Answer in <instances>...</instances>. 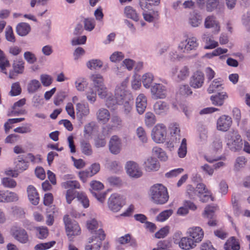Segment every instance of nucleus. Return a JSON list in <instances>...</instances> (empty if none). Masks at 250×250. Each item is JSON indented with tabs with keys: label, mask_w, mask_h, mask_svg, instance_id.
<instances>
[{
	"label": "nucleus",
	"mask_w": 250,
	"mask_h": 250,
	"mask_svg": "<svg viewBox=\"0 0 250 250\" xmlns=\"http://www.w3.org/2000/svg\"><path fill=\"white\" fill-rule=\"evenodd\" d=\"M91 79L94 84V88L97 90L99 97L105 100V104L108 108L114 109L117 104H124L125 113L128 114L132 109V96L128 93L126 88L128 79H125L121 84L118 85L115 89V96L112 97L108 92L107 88L104 85L103 77L99 74H93Z\"/></svg>",
	"instance_id": "obj_1"
},
{
	"label": "nucleus",
	"mask_w": 250,
	"mask_h": 250,
	"mask_svg": "<svg viewBox=\"0 0 250 250\" xmlns=\"http://www.w3.org/2000/svg\"><path fill=\"white\" fill-rule=\"evenodd\" d=\"M150 195L152 201L157 204H164L169 199L167 188L162 184L153 186L150 189Z\"/></svg>",
	"instance_id": "obj_2"
},
{
	"label": "nucleus",
	"mask_w": 250,
	"mask_h": 250,
	"mask_svg": "<svg viewBox=\"0 0 250 250\" xmlns=\"http://www.w3.org/2000/svg\"><path fill=\"white\" fill-rule=\"evenodd\" d=\"M226 142L228 147L232 150L238 151L242 149L243 141L237 131L229 132L226 135Z\"/></svg>",
	"instance_id": "obj_3"
},
{
	"label": "nucleus",
	"mask_w": 250,
	"mask_h": 250,
	"mask_svg": "<svg viewBox=\"0 0 250 250\" xmlns=\"http://www.w3.org/2000/svg\"><path fill=\"white\" fill-rule=\"evenodd\" d=\"M125 204V198L117 193L112 194L107 201L109 209L113 212L120 211Z\"/></svg>",
	"instance_id": "obj_4"
},
{
	"label": "nucleus",
	"mask_w": 250,
	"mask_h": 250,
	"mask_svg": "<svg viewBox=\"0 0 250 250\" xmlns=\"http://www.w3.org/2000/svg\"><path fill=\"white\" fill-rule=\"evenodd\" d=\"M105 234L102 229L96 231L95 235L88 239V243L85 246V250H100L102 241L105 238Z\"/></svg>",
	"instance_id": "obj_5"
},
{
	"label": "nucleus",
	"mask_w": 250,
	"mask_h": 250,
	"mask_svg": "<svg viewBox=\"0 0 250 250\" xmlns=\"http://www.w3.org/2000/svg\"><path fill=\"white\" fill-rule=\"evenodd\" d=\"M222 142L219 139L214 140L207 150L205 155L206 160L210 163L217 161L220 158L216 156L217 152L222 149Z\"/></svg>",
	"instance_id": "obj_6"
},
{
	"label": "nucleus",
	"mask_w": 250,
	"mask_h": 250,
	"mask_svg": "<svg viewBox=\"0 0 250 250\" xmlns=\"http://www.w3.org/2000/svg\"><path fill=\"white\" fill-rule=\"evenodd\" d=\"M167 129L166 126L162 124L156 125L152 129L151 137L156 143H163L166 139Z\"/></svg>",
	"instance_id": "obj_7"
},
{
	"label": "nucleus",
	"mask_w": 250,
	"mask_h": 250,
	"mask_svg": "<svg viewBox=\"0 0 250 250\" xmlns=\"http://www.w3.org/2000/svg\"><path fill=\"white\" fill-rule=\"evenodd\" d=\"M198 46L197 40L195 37H191L181 42L178 50L179 53H188L192 50L196 49Z\"/></svg>",
	"instance_id": "obj_8"
},
{
	"label": "nucleus",
	"mask_w": 250,
	"mask_h": 250,
	"mask_svg": "<svg viewBox=\"0 0 250 250\" xmlns=\"http://www.w3.org/2000/svg\"><path fill=\"white\" fill-rule=\"evenodd\" d=\"M63 220L65 225L67 234L69 237L79 235L80 233L81 229L79 225L75 222H71L68 215H65L64 217Z\"/></svg>",
	"instance_id": "obj_9"
},
{
	"label": "nucleus",
	"mask_w": 250,
	"mask_h": 250,
	"mask_svg": "<svg viewBox=\"0 0 250 250\" xmlns=\"http://www.w3.org/2000/svg\"><path fill=\"white\" fill-rule=\"evenodd\" d=\"M197 196L202 202H208L213 201L214 197L208 188H206L203 184H199L196 188Z\"/></svg>",
	"instance_id": "obj_10"
},
{
	"label": "nucleus",
	"mask_w": 250,
	"mask_h": 250,
	"mask_svg": "<svg viewBox=\"0 0 250 250\" xmlns=\"http://www.w3.org/2000/svg\"><path fill=\"white\" fill-rule=\"evenodd\" d=\"M11 233L13 236L21 243L25 244L29 241L27 232L22 228L14 226L11 229Z\"/></svg>",
	"instance_id": "obj_11"
},
{
	"label": "nucleus",
	"mask_w": 250,
	"mask_h": 250,
	"mask_svg": "<svg viewBox=\"0 0 250 250\" xmlns=\"http://www.w3.org/2000/svg\"><path fill=\"white\" fill-rule=\"evenodd\" d=\"M232 123L230 117L226 115H222L217 121V129L220 131H227L231 126Z\"/></svg>",
	"instance_id": "obj_12"
},
{
	"label": "nucleus",
	"mask_w": 250,
	"mask_h": 250,
	"mask_svg": "<svg viewBox=\"0 0 250 250\" xmlns=\"http://www.w3.org/2000/svg\"><path fill=\"white\" fill-rule=\"evenodd\" d=\"M204 26L206 28H212L214 33H218L220 31V23L213 16H208L205 19Z\"/></svg>",
	"instance_id": "obj_13"
},
{
	"label": "nucleus",
	"mask_w": 250,
	"mask_h": 250,
	"mask_svg": "<svg viewBox=\"0 0 250 250\" xmlns=\"http://www.w3.org/2000/svg\"><path fill=\"white\" fill-rule=\"evenodd\" d=\"M187 233L188 236L193 239L196 244L200 243L204 237V231L202 229L199 227L189 228Z\"/></svg>",
	"instance_id": "obj_14"
},
{
	"label": "nucleus",
	"mask_w": 250,
	"mask_h": 250,
	"mask_svg": "<svg viewBox=\"0 0 250 250\" xmlns=\"http://www.w3.org/2000/svg\"><path fill=\"white\" fill-rule=\"evenodd\" d=\"M171 73L176 76L177 81H180L187 79L189 75V71L188 66L183 65L178 68H173L171 70Z\"/></svg>",
	"instance_id": "obj_15"
},
{
	"label": "nucleus",
	"mask_w": 250,
	"mask_h": 250,
	"mask_svg": "<svg viewBox=\"0 0 250 250\" xmlns=\"http://www.w3.org/2000/svg\"><path fill=\"white\" fill-rule=\"evenodd\" d=\"M127 174L131 177L138 178L142 176V172L138 165L134 162H128L126 165Z\"/></svg>",
	"instance_id": "obj_16"
},
{
	"label": "nucleus",
	"mask_w": 250,
	"mask_h": 250,
	"mask_svg": "<svg viewBox=\"0 0 250 250\" xmlns=\"http://www.w3.org/2000/svg\"><path fill=\"white\" fill-rule=\"evenodd\" d=\"M19 197L15 193L8 190H0V202L8 203L18 201Z\"/></svg>",
	"instance_id": "obj_17"
},
{
	"label": "nucleus",
	"mask_w": 250,
	"mask_h": 250,
	"mask_svg": "<svg viewBox=\"0 0 250 250\" xmlns=\"http://www.w3.org/2000/svg\"><path fill=\"white\" fill-rule=\"evenodd\" d=\"M28 166L27 163L24 160H19L16 164L17 170H12L11 169L7 170L5 173L7 175L12 176L13 177H17L18 175V172H21L26 169Z\"/></svg>",
	"instance_id": "obj_18"
},
{
	"label": "nucleus",
	"mask_w": 250,
	"mask_h": 250,
	"mask_svg": "<svg viewBox=\"0 0 250 250\" xmlns=\"http://www.w3.org/2000/svg\"><path fill=\"white\" fill-rule=\"evenodd\" d=\"M89 113L90 110L88 104L79 103L76 104V115L80 120L87 116Z\"/></svg>",
	"instance_id": "obj_19"
},
{
	"label": "nucleus",
	"mask_w": 250,
	"mask_h": 250,
	"mask_svg": "<svg viewBox=\"0 0 250 250\" xmlns=\"http://www.w3.org/2000/svg\"><path fill=\"white\" fill-rule=\"evenodd\" d=\"M109 147L112 153L116 154L120 152L121 149V142L118 136H112L109 142Z\"/></svg>",
	"instance_id": "obj_20"
},
{
	"label": "nucleus",
	"mask_w": 250,
	"mask_h": 250,
	"mask_svg": "<svg viewBox=\"0 0 250 250\" xmlns=\"http://www.w3.org/2000/svg\"><path fill=\"white\" fill-rule=\"evenodd\" d=\"M204 81V74L202 72L197 71L191 78L190 85L195 88L201 87Z\"/></svg>",
	"instance_id": "obj_21"
},
{
	"label": "nucleus",
	"mask_w": 250,
	"mask_h": 250,
	"mask_svg": "<svg viewBox=\"0 0 250 250\" xmlns=\"http://www.w3.org/2000/svg\"><path fill=\"white\" fill-rule=\"evenodd\" d=\"M136 109L138 113L143 114L146 110L147 106V99L143 94H140L136 100Z\"/></svg>",
	"instance_id": "obj_22"
},
{
	"label": "nucleus",
	"mask_w": 250,
	"mask_h": 250,
	"mask_svg": "<svg viewBox=\"0 0 250 250\" xmlns=\"http://www.w3.org/2000/svg\"><path fill=\"white\" fill-rule=\"evenodd\" d=\"M196 245V243L189 236L188 237L182 238L179 242V247L185 250H189L194 249Z\"/></svg>",
	"instance_id": "obj_23"
},
{
	"label": "nucleus",
	"mask_w": 250,
	"mask_h": 250,
	"mask_svg": "<svg viewBox=\"0 0 250 250\" xmlns=\"http://www.w3.org/2000/svg\"><path fill=\"white\" fill-rule=\"evenodd\" d=\"M151 92L156 98L163 99L166 96V89L162 84H155L151 88Z\"/></svg>",
	"instance_id": "obj_24"
},
{
	"label": "nucleus",
	"mask_w": 250,
	"mask_h": 250,
	"mask_svg": "<svg viewBox=\"0 0 250 250\" xmlns=\"http://www.w3.org/2000/svg\"><path fill=\"white\" fill-rule=\"evenodd\" d=\"M197 4L201 7L206 5L208 11L215 9L219 4V0H196Z\"/></svg>",
	"instance_id": "obj_25"
},
{
	"label": "nucleus",
	"mask_w": 250,
	"mask_h": 250,
	"mask_svg": "<svg viewBox=\"0 0 250 250\" xmlns=\"http://www.w3.org/2000/svg\"><path fill=\"white\" fill-rule=\"evenodd\" d=\"M228 98V95L226 92L219 93L210 97L212 104L215 105L221 106L223 104L224 101Z\"/></svg>",
	"instance_id": "obj_26"
},
{
	"label": "nucleus",
	"mask_w": 250,
	"mask_h": 250,
	"mask_svg": "<svg viewBox=\"0 0 250 250\" xmlns=\"http://www.w3.org/2000/svg\"><path fill=\"white\" fill-rule=\"evenodd\" d=\"M27 193L29 199L33 205H37L40 200L39 194L35 188L32 186H29L27 188Z\"/></svg>",
	"instance_id": "obj_27"
},
{
	"label": "nucleus",
	"mask_w": 250,
	"mask_h": 250,
	"mask_svg": "<svg viewBox=\"0 0 250 250\" xmlns=\"http://www.w3.org/2000/svg\"><path fill=\"white\" fill-rule=\"evenodd\" d=\"M145 169L147 171L157 170L159 167V164L156 159L149 158L145 162Z\"/></svg>",
	"instance_id": "obj_28"
},
{
	"label": "nucleus",
	"mask_w": 250,
	"mask_h": 250,
	"mask_svg": "<svg viewBox=\"0 0 250 250\" xmlns=\"http://www.w3.org/2000/svg\"><path fill=\"white\" fill-rule=\"evenodd\" d=\"M97 117L99 122L105 124L109 119L110 113L106 109H100L97 113Z\"/></svg>",
	"instance_id": "obj_29"
},
{
	"label": "nucleus",
	"mask_w": 250,
	"mask_h": 250,
	"mask_svg": "<svg viewBox=\"0 0 250 250\" xmlns=\"http://www.w3.org/2000/svg\"><path fill=\"white\" fill-rule=\"evenodd\" d=\"M202 16L196 13L190 14L188 19L189 24L193 27H198L201 23Z\"/></svg>",
	"instance_id": "obj_30"
},
{
	"label": "nucleus",
	"mask_w": 250,
	"mask_h": 250,
	"mask_svg": "<svg viewBox=\"0 0 250 250\" xmlns=\"http://www.w3.org/2000/svg\"><path fill=\"white\" fill-rule=\"evenodd\" d=\"M224 249L225 250H239L240 246L238 241L232 237L227 240L224 245Z\"/></svg>",
	"instance_id": "obj_31"
},
{
	"label": "nucleus",
	"mask_w": 250,
	"mask_h": 250,
	"mask_svg": "<svg viewBox=\"0 0 250 250\" xmlns=\"http://www.w3.org/2000/svg\"><path fill=\"white\" fill-rule=\"evenodd\" d=\"M124 14L126 17L134 21L139 20V16L136 10L130 6H126L124 9Z\"/></svg>",
	"instance_id": "obj_32"
},
{
	"label": "nucleus",
	"mask_w": 250,
	"mask_h": 250,
	"mask_svg": "<svg viewBox=\"0 0 250 250\" xmlns=\"http://www.w3.org/2000/svg\"><path fill=\"white\" fill-rule=\"evenodd\" d=\"M17 33L21 36H25L29 33L30 31L31 27L30 25L24 22L19 23L16 28Z\"/></svg>",
	"instance_id": "obj_33"
},
{
	"label": "nucleus",
	"mask_w": 250,
	"mask_h": 250,
	"mask_svg": "<svg viewBox=\"0 0 250 250\" xmlns=\"http://www.w3.org/2000/svg\"><path fill=\"white\" fill-rule=\"evenodd\" d=\"M41 87L40 82L37 80L33 79L29 82L27 85V89L29 93H33Z\"/></svg>",
	"instance_id": "obj_34"
},
{
	"label": "nucleus",
	"mask_w": 250,
	"mask_h": 250,
	"mask_svg": "<svg viewBox=\"0 0 250 250\" xmlns=\"http://www.w3.org/2000/svg\"><path fill=\"white\" fill-rule=\"evenodd\" d=\"M222 88V81L220 79H215L209 86L208 91L209 93H213L219 90Z\"/></svg>",
	"instance_id": "obj_35"
},
{
	"label": "nucleus",
	"mask_w": 250,
	"mask_h": 250,
	"mask_svg": "<svg viewBox=\"0 0 250 250\" xmlns=\"http://www.w3.org/2000/svg\"><path fill=\"white\" fill-rule=\"evenodd\" d=\"M87 83L84 78H78L75 82V86L79 91H83L87 86Z\"/></svg>",
	"instance_id": "obj_36"
},
{
	"label": "nucleus",
	"mask_w": 250,
	"mask_h": 250,
	"mask_svg": "<svg viewBox=\"0 0 250 250\" xmlns=\"http://www.w3.org/2000/svg\"><path fill=\"white\" fill-rule=\"evenodd\" d=\"M203 40L206 43V45L204 47L205 49H213L218 45V43L217 42L215 41L211 38L206 37L205 35L203 37Z\"/></svg>",
	"instance_id": "obj_37"
},
{
	"label": "nucleus",
	"mask_w": 250,
	"mask_h": 250,
	"mask_svg": "<svg viewBox=\"0 0 250 250\" xmlns=\"http://www.w3.org/2000/svg\"><path fill=\"white\" fill-rule=\"evenodd\" d=\"M76 197L78 200L83 204L85 208H87L89 206V200L86 194L83 192H77Z\"/></svg>",
	"instance_id": "obj_38"
},
{
	"label": "nucleus",
	"mask_w": 250,
	"mask_h": 250,
	"mask_svg": "<svg viewBox=\"0 0 250 250\" xmlns=\"http://www.w3.org/2000/svg\"><path fill=\"white\" fill-rule=\"evenodd\" d=\"M154 108L156 113L161 114L168 109L167 104L164 102H158L154 105Z\"/></svg>",
	"instance_id": "obj_39"
},
{
	"label": "nucleus",
	"mask_w": 250,
	"mask_h": 250,
	"mask_svg": "<svg viewBox=\"0 0 250 250\" xmlns=\"http://www.w3.org/2000/svg\"><path fill=\"white\" fill-rule=\"evenodd\" d=\"M217 209L216 206H208L205 208L203 216L205 218L212 219L214 212Z\"/></svg>",
	"instance_id": "obj_40"
},
{
	"label": "nucleus",
	"mask_w": 250,
	"mask_h": 250,
	"mask_svg": "<svg viewBox=\"0 0 250 250\" xmlns=\"http://www.w3.org/2000/svg\"><path fill=\"white\" fill-rule=\"evenodd\" d=\"M10 66L9 61L5 57L3 52L0 49V68L1 71L6 74L5 69Z\"/></svg>",
	"instance_id": "obj_41"
},
{
	"label": "nucleus",
	"mask_w": 250,
	"mask_h": 250,
	"mask_svg": "<svg viewBox=\"0 0 250 250\" xmlns=\"http://www.w3.org/2000/svg\"><path fill=\"white\" fill-rule=\"evenodd\" d=\"M173 210L172 209H167L161 212L156 218L158 221L164 222L167 220L172 214Z\"/></svg>",
	"instance_id": "obj_42"
},
{
	"label": "nucleus",
	"mask_w": 250,
	"mask_h": 250,
	"mask_svg": "<svg viewBox=\"0 0 250 250\" xmlns=\"http://www.w3.org/2000/svg\"><path fill=\"white\" fill-rule=\"evenodd\" d=\"M136 134L140 141L142 143H146L147 142L148 138L146 132L142 127H139L137 129Z\"/></svg>",
	"instance_id": "obj_43"
},
{
	"label": "nucleus",
	"mask_w": 250,
	"mask_h": 250,
	"mask_svg": "<svg viewBox=\"0 0 250 250\" xmlns=\"http://www.w3.org/2000/svg\"><path fill=\"white\" fill-rule=\"evenodd\" d=\"M26 100L25 99H22L17 102H16L13 106V112L14 113V115H18L20 114H23L25 112L24 110H20L19 111H17L18 107H20L22 106L25 104Z\"/></svg>",
	"instance_id": "obj_44"
},
{
	"label": "nucleus",
	"mask_w": 250,
	"mask_h": 250,
	"mask_svg": "<svg viewBox=\"0 0 250 250\" xmlns=\"http://www.w3.org/2000/svg\"><path fill=\"white\" fill-rule=\"evenodd\" d=\"M187 152V140L183 139L182 141L180 146L178 150V156L180 158H184Z\"/></svg>",
	"instance_id": "obj_45"
},
{
	"label": "nucleus",
	"mask_w": 250,
	"mask_h": 250,
	"mask_svg": "<svg viewBox=\"0 0 250 250\" xmlns=\"http://www.w3.org/2000/svg\"><path fill=\"white\" fill-rule=\"evenodd\" d=\"M153 80V76L151 73H146L142 77V82L144 86L148 88L151 85Z\"/></svg>",
	"instance_id": "obj_46"
},
{
	"label": "nucleus",
	"mask_w": 250,
	"mask_h": 250,
	"mask_svg": "<svg viewBox=\"0 0 250 250\" xmlns=\"http://www.w3.org/2000/svg\"><path fill=\"white\" fill-rule=\"evenodd\" d=\"M81 148L83 153L86 155H90L92 153V149L89 143L87 141H83L81 143Z\"/></svg>",
	"instance_id": "obj_47"
},
{
	"label": "nucleus",
	"mask_w": 250,
	"mask_h": 250,
	"mask_svg": "<svg viewBox=\"0 0 250 250\" xmlns=\"http://www.w3.org/2000/svg\"><path fill=\"white\" fill-rule=\"evenodd\" d=\"M227 52V49H223L220 47H218L217 49L214 50L211 53L206 54L205 56L208 58L210 59L214 56H218L226 53Z\"/></svg>",
	"instance_id": "obj_48"
},
{
	"label": "nucleus",
	"mask_w": 250,
	"mask_h": 250,
	"mask_svg": "<svg viewBox=\"0 0 250 250\" xmlns=\"http://www.w3.org/2000/svg\"><path fill=\"white\" fill-rule=\"evenodd\" d=\"M170 133L172 134V135H175V143H176L177 141H179L180 139V130L179 128V127L178 125H177L176 124H171L170 126Z\"/></svg>",
	"instance_id": "obj_49"
},
{
	"label": "nucleus",
	"mask_w": 250,
	"mask_h": 250,
	"mask_svg": "<svg viewBox=\"0 0 250 250\" xmlns=\"http://www.w3.org/2000/svg\"><path fill=\"white\" fill-rule=\"evenodd\" d=\"M156 122L155 116L151 112H147L145 115V123L147 126H151Z\"/></svg>",
	"instance_id": "obj_50"
},
{
	"label": "nucleus",
	"mask_w": 250,
	"mask_h": 250,
	"mask_svg": "<svg viewBox=\"0 0 250 250\" xmlns=\"http://www.w3.org/2000/svg\"><path fill=\"white\" fill-rule=\"evenodd\" d=\"M62 187L66 189L69 188H80V185L77 181H68L62 184Z\"/></svg>",
	"instance_id": "obj_51"
},
{
	"label": "nucleus",
	"mask_w": 250,
	"mask_h": 250,
	"mask_svg": "<svg viewBox=\"0 0 250 250\" xmlns=\"http://www.w3.org/2000/svg\"><path fill=\"white\" fill-rule=\"evenodd\" d=\"M56 243L55 241L40 243L35 247V250H45L53 247Z\"/></svg>",
	"instance_id": "obj_52"
},
{
	"label": "nucleus",
	"mask_w": 250,
	"mask_h": 250,
	"mask_svg": "<svg viewBox=\"0 0 250 250\" xmlns=\"http://www.w3.org/2000/svg\"><path fill=\"white\" fill-rule=\"evenodd\" d=\"M92 194L95 193V191H99L104 188V185L99 181H93L90 183Z\"/></svg>",
	"instance_id": "obj_53"
},
{
	"label": "nucleus",
	"mask_w": 250,
	"mask_h": 250,
	"mask_svg": "<svg viewBox=\"0 0 250 250\" xmlns=\"http://www.w3.org/2000/svg\"><path fill=\"white\" fill-rule=\"evenodd\" d=\"M13 68L15 72L22 73L24 70V62L22 61H15L13 64Z\"/></svg>",
	"instance_id": "obj_54"
},
{
	"label": "nucleus",
	"mask_w": 250,
	"mask_h": 250,
	"mask_svg": "<svg viewBox=\"0 0 250 250\" xmlns=\"http://www.w3.org/2000/svg\"><path fill=\"white\" fill-rule=\"evenodd\" d=\"M2 183L5 187L8 188H14L17 185L16 182L9 178H4L2 180Z\"/></svg>",
	"instance_id": "obj_55"
},
{
	"label": "nucleus",
	"mask_w": 250,
	"mask_h": 250,
	"mask_svg": "<svg viewBox=\"0 0 250 250\" xmlns=\"http://www.w3.org/2000/svg\"><path fill=\"white\" fill-rule=\"evenodd\" d=\"M103 63L98 60H91L87 63V67L91 69H96L102 67Z\"/></svg>",
	"instance_id": "obj_56"
},
{
	"label": "nucleus",
	"mask_w": 250,
	"mask_h": 250,
	"mask_svg": "<svg viewBox=\"0 0 250 250\" xmlns=\"http://www.w3.org/2000/svg\"><path fill=\"white\" fill-rule=\"evenodd\" d=\"M36 230L38 231V233L37 234V237L39 239H43L46 238L48 236V230L46 227H38L36 228Z\"/></svg>",
	"instance_id": "obj_57"
},
{
	"label": "nucleus",
	"mask_w": 250,
	"mask_h": 250,
	"mask_svg": "<svg viewBox=\"0 0 250 250\" xmlns=\"http://www.w3.org/2000/svg\"><path fill=\"white\" fill-rule=\"evenodd\" d=\"M192 93V91H191L190 88L188 85H182L179 89L178 93L179 95L186 97Z\"/></svg>",
	"instance_id": "obj_58"
},
{
	"label": "nucleus",
	"mask_w": 250,
	"mask_h": 250,
	"mask_svg": "<svg viewBox=\"0 0 250 250\" xmlns=\"http://www.w3.org/2000/svg\"><path fill=\"white\" fill-rule=\"evenodd\" d=\"M247 163V160L244 157H239L236 160L234 165V167L236 170H239L243 167Z\"/></svg>",
	"instance_id": "obj_59"
},
{
	"label": "nucleus",
	"mask_w": 250,
	"mask_h": 250,
	"mask_svg": "<svg viewBox=\"0 0 250 250\" xmlns=\"http://www.w3.org/2000/svg\"><path fill=\"white\" fill-rule=\"evenodd\" d=\"M132 88L134 90L139 89L141 86L140 77L137 74H135L133 76V80L131 83Z\"/></svg>",
	"instance_id": "obj_60"
},
{
	"label": "nucleus",
	"mask_w": 250,
	"mask_h": 250,
	"mask_svg": "<svg viewBox=\"0 0 250 250\" xmlns=\"http://www.w3.org/2000/svg\"><path fill=\"white\" fill-rule=\"evenodd\" d=\"M65 97L66 95L64 92H61L58 93L54 99V104L57 106L60 105L63 102Z\"/></svg>",
	"instance_id": "obj_61"
},
{
	"label": "nucleus",
	"mask_w": 250,
	"mask_h": 250,
	"mask_svg": "<svg viewBox=\"0 0 250 250\" xmlns=\"http://www.w3.org/2000/svg\"><path fill=\"white\" fill-rule=\"evenodd\" d=\"M41 81L44 86H48L52 83V77L46 74H43L41 76Z\"/></svg>",
	"instance_id": "obj_62"
},
{
	"label": "nucleus",
	"mask_w": 250,
	"mask_h": 250,
	"mask_svg": "<svg viewBox=\"0 0 250 250\" xmlns=\"http://www.w3.org/2000/svg\"><path fill=\"white\" fill-rule=\"evenodd\" d=\"M97 90L95 89L94 88V89H93L92 88H90L86 92V96L87 98L88 101L91 102H94L96 100V91Z\"/></svg>",
	"instance_id": "obj_63"
},
{
	"label": "nucleus",
	"mask_w": 250,
	"mask_h": 250,
	"mask_svg": "<svg viewBox=\"0 0 250 250\" xmlns=\"http://www.w3.org/2000/svg\"><path fill=\"white\" fill-rule=\"evenodd\" d=\"M5 36L6 39L11 42H15V37L14 36L13 30L11 27L8 26L6 29Z\"/></svg>",
	"instance_id": "obj_64"
}]
</instances>
